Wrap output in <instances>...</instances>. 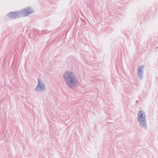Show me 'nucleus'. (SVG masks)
I'll use <instances>...</instances> for the list:
<instances>
[{
	"label": "nucleus",
	"mask_w": 158,
	"mask_h": 158,
	"mask_svg": "<svg viewBox=\"0 0 158 158\" xmlns=\"http://www.w3.org/2000/svg\"><path fill=\"white\" fill-rule=\"evenodd\" d=\"M144 68V65H140L139 66L137 70V75L141 79H142L143 77Z\"/></svg>",
	"instance_id": "obj_5"
},
{
	"label": "nucleus",
	"mask_w": 158,
	"mask_h": 158,
	"mask_svg": "<svg viewBox=\"0 0 158 158\" xmlns=\"http://www.w3.org/2000/svg\"><path fill=\"white\" fill-rule=\"evenodd\" d=\"M7 15L12 19H15L20 17L21 16L20 11L18 12H10L7 14Z\"/></svg>",
	"instance_id": "obj_6"
},
{
	"label": "nucleus",
	"mask_w": 158,
	"mask_h": 158,
	"mask_svg": "<svg viewBox=\"0 0 158 158\" xmlns=\"http://www.w3.org/2000/svg\"><path fill=\"white\" fill-rule=\"evenodd\" d=\"M21 12V16L23 17L31 15L35 12L31 6L27 7L23 10L20 11Z\"/></svg>",
	"instance_id": "obj_4"
},
{
	"label": "nucleus",
	"mask_w": 158,
	"mask_h": 158,
	"mask_svg": "<svg viewBox=\"0 0 158 158\" xmlns=\"http://www.w3.org/2000/svg\"><path fill=\"white\" fill-rule=\"evenodd\" d=\"M63 77L65 84L69 88L72 89L78 86L79 84L78 79L72 72L68 71L65 72Z\"/></svg>",
	"instance_id": "obj_1"
},
{
	"label": "nucleus",
	"mask_w": 158,
	"mask_h": 158,
	"mask_svg": "<svg viewBox=\"0 0 158 158\" xmlns=\"http://www.w3.org/2000/svg\"><path fill=\"white\" fill-rule=\"evenodd\" d=\"M46 89V86L44 81L38 79L37 85L34 89V90L37 92H42Z\"/></svg>",
	"instance_id": "obj_3"
},
{
	"label": "nucleus",
	"mask_w": 158,
	"mask_h": 158,
	"mask_svg": "<svg viewBox=\"0 0 158 158\" xmlns=\"http://www.w3.org/2000/svg\"><path fill=\"white\" fill-rule=\"evenodd\" d=\"M146 115L143 110H139L137 114V119L139 125L145 130L148 129Z\"/></svg>",
	"instance_id": "obj_2"
}]
</instances>
